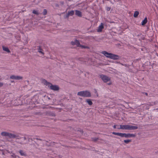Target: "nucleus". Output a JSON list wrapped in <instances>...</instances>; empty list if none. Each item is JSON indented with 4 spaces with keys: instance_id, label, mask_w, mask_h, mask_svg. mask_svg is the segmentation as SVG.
I'll return each instance as SVG.
<instances>
[{
    "instance_id": "17",
    "label": "nucleus",
    "mask_w": 158,
    "mask_h": 158,
    "mask_svg": "<svg viewBox=\"0 0 158 158\" xmlns=\"http://www.w3.org/2000/svg\"><path fill=\"white\" fill-rule=\"evenodd\" d=\"M86 102H87L89 105H92L93 102L90 99H87L86 100Z\"/></svg>"
},
{
    "instance_id": "34",
    "label": "nucleus",
    "mask_w": 158,
    "mask_h": 158,
    "mask_svg": "<svg viewBox=\"0 0 158 158\" xmlns=\"http://www.w3.org/2000/svg\"><path fill=\"white\" fill-rule=\"evenodd\" d=\"M120 64H121V65H122L124 66L125 67H127V65L126 64H122L121 63H120Z\"/></svg>"
},
{
    "instance_id": "23",
    "label": "nucleus",
    "mask_w": 158,
    "mask_h": 158,
    "mask_svg": "<svg viewBox=\"0 0 158 158\" xmlns=\"http://www.w3.org/2000/svg\"><path fill=\"white\" fill-rule=\"evenodd\" d=\"M81 47L82 48H87L89 49V47L87 46H85L84 45H81L80 44L79 45V47Z\"/></svg>"
},
{
    "instance_id": "15",
    "label": "nucleus",
    "mask_w": 158,
    "mask_h": 158,
    "mask_svg": "<svg viewBox=\"0 0 158 158\" xmlns=\"http://www.w3.org/2000/svg\"><path fill=\"white\" fill-rule=\"evenodd\" d=\"M148 20L147 17H146L144 18V20L142 21L141 23V24L143 26L147 22Z\"/></svg>"
},
{
    "instance_id": "47",
    "label": "nucleus",
    "mask_w": 158,
    "mask_h": 158,
    "mask_svg": "<svg viewBox=\"0 0 158 158\" xmlns=\"http://www.w3.org/2000/svg\"><path fill=\"white\" fill-rule=\"evenodd\" d=\"M48 99H49V100L50 99V98H49V97L48 98Z\"/></svg>"
},
{
    "instance_id": "29",
    "label": "nucleus",
    "mask_w": 158,
    "mask_h": 158,
    "mask_svg": "<svg viewBox=\"0 0 158 158\" xmlns=\"http://www.w3.org/2000/svg\"><path fill=\"white\" fill-rule=\"evenodd\" d=\"M69 15H68V14H66L64 16V18L65 19V18H69Z\"/></svg>"
},
{
    "instance_id": "43",
    "label": "nucleus",
    "mask_w": 158,
    "mask_h": 158,
    "mask_svg": "<svg viewBox=\"0 0 158 158\" xmlns=\"http://www.w3.org/2000/svg\"><path fill=\"white\" fill-rule=\"evenodd\" d=\"M80 131V132H81V133H83V131L82 130Z\"/></svg>"
},
{
    "instance_id": "45",
    "label": "nucleus",
    "mask_w": 158,
    "mask_h": 158,
    "mask_svg": "<svg viewBox=\"0 0 158 158\" xmlns=\"http://www.w3.org/2000/svg\"><path fill=\"white\" fill-rule=\"evenodd\" d=\"M116 138H117V139H119V138H118V137H115Z\"/></svg>"
},
{
    "instance_id": "41",
    "label": "nucleus",
    "mask_w": 158,
    "mask_h": 158,
    "mask_svg": "<svg viewBox=\"0 0 158 158\" xmlns=\"http://www.w3.org/2000/svg\"><path fill=\"white\" fill-rule=\"evenodd\" d=\"M141 35V34H138L137 35V37H139L140 35Z\"/></svg>"
},
{
    "instance_id": "44",
    "label": "nucleus",
    "mask_w": 158,
    "mask_h": 158,
    "mask_svg": "<svg viewBox=\"0 0 158 158\" xmlns=\"http://www.w3.org/2000/svg\"><path fill=\"white\" fill-rule=\"evenodd\" d=\"M39 113V112H36L35 113V114H38Z\"/></svg>"
},
{
    "instance_id": "39",
    "label": "nucleus",
    "mask_w": 158,
    "mask_h": 158,
    "mask_svg": "<svg viewBox=\"0 0 158 158\" xmlns=\"http://www.w3.org/2000/svg\"><path fill=\"white\" fill-rule=\"evenodd\" d=\"M34 139H36L37 140H41V141L42 140L41 139H38V138H34Z\"/></svg>"
},
{
    "instance_id": "20",
    "label": "nucleus",
    "mask_w": 158,
    "mask_h": 158,
    "mask_svg": "<svg viewBox=\"0 0 158 158\" xmlns=\"http://www.w3.org/2000/svg\"><path fill=\"white\" fill-rule=\"evenodd\" d=\"M22 139L23 140H26L27 139H28V141H29L30 138H29V137L28 135H25L23 138L22 137Z\"/></svg>"
},
{
    "instance_id": "22",
    "label": "nucleus",
    "mask_w": 158,
    "mask_h": 158,
    "mask_svg": "<svg viewBox=\"0 0 158 158\" xmlns=\"http://www.w3.org/2000/svg\"><path fill=\"white\" fill-rule=\"evenodd\" d=\"M139 14V12L138 11H135L134 14V17L135 18H137Z\"/></svg>"
},
{
    "instance_id": "3",
    "label": "nucleus",
    "mask_w": 158,
    "mask_h": 158,
    "mask_svg": "<svg viewBox=\"0 0 158 158\" xmlns=\"http://www.w3.org/2000/svg\"><path fill=\"white\" fill-rule=\"evenodd\" d=\"M112 134L113 135L119 136L122 138H130L132 137H134L136 136L135 134H134L130 133L126 134L125 133L116 132H112Z\"/></svg>"
},
{
    "instance_id": "1",
    "label": "nucleus",
    "mask_w": 158,
    "mask_h": 158,
    "mask_svg": "<svg viewBox=\"0 0 158 158\" xmlns=\"http://www.w3.org/2000/svg\"><path fill=\"white\" fill-rule=\"evenodd\" d=\"M42 81L44 85L48 86V87L54 91H58L59 90V88L58 85H53L51 83L48 82L44 79H43Z\"/></svg>"
},
{
    "instance_id": "35",
    "label": "nucleus",
    "mask_w": 158,
    "mask_h": 158,
    "mask_svg": "<svg viewBox=\"0 0 158 158\" xmlns=\"http://www.w3.org/2000/svg\"><path fill=\"white\" fill-rule=\"evenodd\" d=\"M110 7H107L106 10L107 11H109L110 10Z\"/></svg>"
},
{
    "instance_id": "48",
    "label": "nucleus",
    "mask_w": 158,
    "mask_h": 158,
    "mask_svg": "<svg viewBox=\"0 0 158 158\" xmlns=\"http://www.w3.org/2000/svg\"><path fill=\"white\" fill-rule=\"evenodd\" d=\"M156 110H158V108L156 109Z\"/></svg>"
},
{
    "instance_id": "28",
    "label": "nucleus",
    "mask_w": 158,
    "mask_h": 158,
    "mask_svg": "<svg viewBox=\"0 0 158 158\" xmlns=\"http://www.w3.org/2000/svg\"><path fill=\"white\" fill-rule=\"evenodd\" d=\"M15 135L16 136H17V137H15V138H16V139H21L22 138V137H20L19 135Z\"/></svg>"
},
{
    "instance_id": "46",
    "label": "nucleus",
    "mask_w": 158,
    "mask_h": 158,
    "mask_svg": "<svg viewBox=\"0 0 158 158\" xmlns=\"http://www.w3.org/2000/svg\"><path fill=\"white\" fill-rule=\"evenodd\" d=\"M111 84V83H108V85H110Z\"/></svg>"
},
{
    "instance_id": "16",
    "label": "nucleus",
    "mask_w": 158,
    "mask_h": 158,
    "mask_svg": "<svg viewBox=\"0 0 158 158\" xmlns=\"http://www.w3.org/2000/svg\"><path fill=\"white\" fill-rule=\"evenodd\" d=\"M2 49L4 51L8 53H10V50L7 47H6L3 46Z\"/></svg>"
},
{
    "instance_id": "19",
    "label": "nucleus",
    "mask_w": 158,
    "mask_h": 158,
    "mask_svg": "<svg viewBox=\"0 0 158 158\" xmlns=\"http://www.w3.org/2000/svg\"><path fill=\"white\" fill-rule=\"evenodd\" d=\"M69 16H73L74 14V11L73 10H72L70 11H68L67 13Z\"/></svg>"
},
{
    "instance_id": "12",
    "label": "nucleus",
    "mask_w": 158,
    "mask_h": 158,
    "mask_svg": "<svg viewBox=\"0 0 158 158\" xmlns=\"http://www.w3.org/2000/svg\"><path fill=\"white\" fill-rule=\"evenodd\" d=\"M19 152L22 156H27L26 153L22 150H20L19 151Z\"/></svg>"
},
{
    "instance_id": "32",
    "label": "nucleus",
    "mask_w": 158,
    "mask_h": 158,
    "mask_svg": "<svg viewBox=\"0 0 158 158\" xmlns=\"http://www.w3.org/2000/svg\"><path fill=\"white\" fill-rule=\"evenodd\" d=\"M94 92H95V93L97 94V96H98V93L96 90V89H94Z\"/></svg>"
},
{
    "instance_id": "11",
    "label": "nucleus",
    "mask_w": 158,
    "mask_h": 158,
    "mask_svg": "<svg viewBox=\"0 0 158 158\" xmlns=\"http://www.w3.org/2000/svg\"><path fill=\"white\" fill-rule=\"evenodd\" d=\"M75 15H76L77 16H78L79 17H81L82 16V13L81 11L78 10H75Z\"/></svg>"
},
{
    "instance_id": "27",
    "label": "nucleus",
    "mask_w": 158,
    "mask_h": 158,
    "mask_svg": "<svg viewBox=\"0 0 158 158\" xmlns=\"http://www.w3.org/2000/svg\"><path fill=\"white\" fill-rule=\"evenodd\" d=\"M32 13L33 14H35L36 15H38L39 14V13L35 10H33L32 11Z\"/></svg>"
},
{
    "instance_id": "10",
    "label": "nucleus",
    "mask_w": 158,
    "mask_h": 158,
    "mask_svg": "<svg viewBox=\"0 0 158 158\" xmlns=\"http://www.w3.org/2000/svg\"><path fill=\"white\" fill-rule=\"evenodd\" d=\"M104 26L103 23H101V24L99 26L97 30L98 32H101L102 31V29L103 28Z\"/></svg>"
},
{
    "instance_id": "5",
    "label": "nucleus",
    "mask_w": 158,
    "mask_h": 158,
    "mask_svg": "<svg viewBox=\"0 0 158 158\" xmlns=\"http://www.w3.org/2000/svg\"><path fill=\"white\" fill-rule=\"evenodd\" d=\"M100 77L102 79L103 81L105 83L107 82L110 80V77L105 75L101 74L100 75Z\"/></svg>"
},
{
    "instance_id": "33",
    "label": "nucleus",
    "mask_w": 158,
    "mask_h": 158,
    "mask_svg": "<svg viewBox=\"0 0 158 158\" xmlns=\"http://www.w3.org/2000/svg\"><path fill=\"white\" fill-rule=\"evenodd\" d=\"M142 93L144 94V95H146L147 96H148V94L147 93L142 92Z\"/></svg>"
},
{
    "instance_id": "25",
    "label": "nucleus",
    "mask_w": 158,
    "mask_h": 158,
    "mask_svg": "<svg viewBox=\"0 0 158 158\" xmlns=\"http://www.w3.org/2000/svg\"><path fill=\"white\" fill-rule=\"evenodd\" d=\"M99 139L98 138H92V140L94 142H96L98 141V140H99Z\"/></svg>"
},
{
    "instance_id": "49",
    "label": "nucleus",
    "mask_w": 158,
    "mask_h": 158,
    "mask_svg": "<svg viewBox=\"0 0 158 158\" xmlns=\"http://www.w3.org/2000/svg\"><path fill=\"white\" fill-rule=\"evenodd\" d=\"M2 154L3 155H4V153H2Z\"/></svg>"
},
{
    "instance_id": "9",
    "label": "nucleus",
    "mask_w": 158,
    "mask_h": 158,
    "mask_svg": "<svg viewBox=\"0 0 158 158\" xmlns=\"http://www.w3.org/2000/svg\"><path fill=\"white\" fill-rule=\"evenodd\" d=\"M119 129H121L122 130H128V125H120V128H118Z\"/></svg>"
},
{
    "instance_id": "36",
    "label": "nucleus",
    "mask_w": 158,
    "mask_h": 158,
    "mask_svg": "<svg viewBox=\"0 0 158 158\" xmlns=\"http://www.w3.org/2000/svg\"><path fill=\"white\" fill-rule=\"evenodd\" d=\"M116 128L118 129V130H119L120 129H118V128H120V125H116Z\"/></svg>"
},
{
    "instance_id": "2",
    "label": "nucleus",
    "mask_w": 158,
    "mask_h": 158,
    "mask_svg": "<svg viewBox=\"0 0 158 158\" xmlns=\"http://www.w3.org/2000/svg\"><path fill=\"white\" fill-rule=\"evenodd\" d=\"M101 53L105 56L106 57L114 60H118L120 58V56L118 55L109 53L106 51H102Z\"/></svg>"
},
{
    "instance_id": "37",
    "label": "nucleus",
    "mask_w": 158,
    "mask_h": 158,
    "mask_svg": "<svg viewBox=\"0 0 158 158\" xmlns=\"http://www.w3.org/2000/svg\"><path fill=\"white\" fill-rule=\"evenodd\" d=\"M50 115L52 116H55V115L53 113H51Z\"/></svg>"
},
{
    "instance_id": "21",
    "label": "nucleus",
    "mask_w": 158,
    "mask_h": 158,
    "mask_svg": "<svg viewBox=\"0 0 158 158\" xmlns=\"http://www.w3.org/2000/svg\"><path fill=\"white\" fill-rule=\"evenodd\" d=\"M9 133L6 132H2L1 133V135L3 136H8Z\"/></svg>"
},
{
    "instance_id": "7",
    "label": "nucleus",
    "mask_w": 158,
    "mask_h": 158,
    "mask_svg": "<svg viewBox=\"0 0 158 158\" xmlns=\"http://www.w3.org/2000/svg\"><path fill=\"white\" fill-rule=\"evenodd\" d=\"M71 44L73 46L76 45L77 47H79L80 43L78 40H75L74 41H71Z\"/></svg>"
},
{
    "instance_id": "4",
    "label": "nucleus",
    "mask_w": 158,
    "mask_h": 158,
    "mask_svg": "<svg viewBox=\"0 0 158 158\" xmlns=\"http://www.w3.org/2000/svg\"><path fill=\"white\" fill-rule=\"evenodd\" d=\"M77 95L84 97H90L91 96L90 93L87 90L82 91L78 92Z\"/></svg>"
},
{
    "instance_id": "42",
    "label": "nucleus",
    "mask_w": 158,
    "mask_h": 158,
    "mask_svg": "<svg viewBox=\"0 0 158 158\" xmlns=\"http://www.w3.org/2000/svg\"><path fill=\"white\" fill-rule=\"evenodd\" d=\"M116 63H118L120 64V63H121L120 61L116 62Z\"/></svg>"
},
{
    "instance_id": "13",
    "label": "nucleus",
    "mask_w": 158,
    "mask_h": 158,
    "mask_svg": "<svg viewBox=\"0 0 158 158\" xmlns=\"http://www.w3.org/2000/svg\"><path fill=\"white\" fill-rule=\"evenodd\" d=\"M8 137L10 138H15V137H17L15 135L9 133H8Z\"/></svg>"
},
{
    "instance_id": "26",
    "label": "nucleus",
    "mask_w": 158,
    "mask_h": 158,
    "mask_svg": "<svg viewBox=\"0 0 158 158\" xmlns=\"http://www.w3.org/2000/svg\"><path fill=\"white\" fill-rule=\"evenodd\" d=\"M47 14V10L46 9L44 10L43 11V14L44 15H45Z\"/></svg>"
},
{
    "instance_id": "18",
    "label": "nucleus",
    "mask_w": 158,
    "mask_h": 158,
    "mask_svg": "<svg viewBox=\"0 0 158 158\" xmlns=\"http://www.w3.org/2000/svg\"><path fill=\"white\" fill-rule=\"evenodd\" d=\"M38 47V52L40 53H41V54L44 55V53L42 52L43 50L41 48V47L40 46H39Z\"/></svg>"
},
{
    "instance_id": "14",
    "label": "nucleus",
    "mask_w": 158,
    "mask_h": 158,
    "mask_svg": "<svg viewBox=\"0 0 158 158\" xmlns=\"http://www.w3.org/2000/svg\"><path fill=\"white\" fill-rule=\"evenodd\" d=\"M100 141H98V143L99 144L100 143H106V141L102 139H99Z\"/></svg>"
},
{
    "instance_id": "30",
    "label": "nucleus",
    "mask_w": 158,
    "mask_h": 158,
    "mask_svg": "<svg viewBox=\"0 0 158 158\" xmlns=\"http://www.w3.org/2000/svg\"><path fill=\"white\" fill-rule=\"evenodd\" d=\"M156 102H152L150 104V105L151 106H153L154 105H155L156 104Z\"/></svg>"
},
{
    "instance_id": "40",
    "label": "nucleus",
    "mask_w": 158,
    "mask_h": 158,
    "mask_svg": "<svg viewBox=\"0 0 158 158\" xmlns=\"http://www.w3.org/2000/svg\"><path fill=\"white\" fill-rule=\"evenodd\" d=\"M116 125H114L113 126V127L114 129L116 128Z\"/></svg>"
},
{
    "instance_id": "8",
    "label": "nucleus",
    "mask_w": 158,
    "mask_h": 158,
    "mask_svg": "<svg viewBox=\"0 0 158 158\" xmlns=\"http://www.w3.org/2000/svg\"><path fill=\"white\" fill-rule=\"evenodd\" d=\"M138 128V127L137 126L128 125V130H135Z\"/></svg>"
},
{
    "instance_id": "31",
    "label": "nucleus",
    "mask_w": 158,
    "mask_h": 158,
    "mask_svg": "<svg viewBox=\"0 0 158 158\" xmlns=\"http://www.w3.org/2000/svg\"><path fill=\"white\" fill-rule=\"evenodd\" d=\"M11 156L13 158H15L16 157V156L14 154H13L11 155Z\"/></svg>"
},
{
    "instance_id": "24",
    "label": "nucleus",
    "mask_w": 158,
    "mask_h": 158,
    "mask_svg": "<svg viewBox=\"0 0 158 158\" xmlns=\"http://www.w3.org/2000/svg\"><path fill=\"white\" fill-rule=\"evenodd\" d=\"M131 141V140L129 139H127V140H124L123 141L124 142L127 144L129 142H130Z\"/></svg>"
},
{
    "instance_id": "6",
    "label": "nucleus",
    "mask_w": 158,
    "mask_h": 158,
    "mask_svg": "<svg viewBox=\"0 0 158 158\" xmlns=\"http://www.w3.org/2000/svg\"><path fill=\"white\" fill-rule=\"evenodd\" d=\"M10 78L12 79L19 80L22 79H23V77L13 75L10 77Z\"/></svg>"
},
{
    "instance_id": "38",
    "label": "nucleus",
    "mask_w": 158,
    "mask_h": 158,
    "mask_svg": "<svg viewBox=\"0 0 158 158\" xmlns=\"http://www.w3.org/2000/svg\"><path fill=\"white\" fill-rule=\"evenodd\" d=\"M3 83H2L0 82V87L2 86L3 85Z\"/></svg>"
}]
</instances>
